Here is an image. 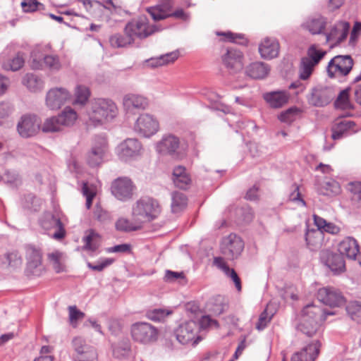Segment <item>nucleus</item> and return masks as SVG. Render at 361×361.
Masks as SVG:
<instances>
[{"label": "nucleus", "mask_w": 361, "mask_h": 361, "mask_svg": "<svg viewBox=\"0 0 361 361\" xmlns=\"http://www.w3.org/2000/svg\"><path fill=\"white\" fill-rule=\"evenodd\" d=\"M116 103L109 99L97 98L91 101L87 110V122L94 126L111 122L118 115Z\"/></svg>", "instance_id": "f257e3e1"}, {"label": "nucleus", "mask_w": 361, "mask_h": 361, "mask_svg": "<svg viewBox=\"0 0 361 361\" xmlns=\"http://www.w3.org/2000/svg\"><path fill=\"white\" fill-rule=\"evenodd\" d=\"M114 262V259L110 258H106L104 259H102L101 262H99L97 264L93 265L91 263H87V266L90 269L97 271H102L104 268L106 267L111 265Z\"/></svg>", "instance_id": "774afa93"}, {"label": "nucleus", "mask_w": 361, "mask_h": 361, "mask_svg": "<svg viewBox=\"0 0 361 361\" xmlns=\"http://www.w3.org/2000/svg\"><path fill=\"white\" fill-rule=\"evenodd\" d=\"M130 335L135 342L148 345L157 341L159 331L150 323L138 322L131 325Z\"/></svg>", "instance_id": "423d86ee"}, {"label": "nucleus", "mask_w": 361, "mask_h": 361, "mask_svg": "<svg viewBox=\"0 0 361 361\" xmlns=\"http://www.w3.org/2000/svg\"><path fill=\"white\" fill-rule=\"evenodd\" d=\"M123 106L130 110L133 109H145L148 106V100L146 97L134 94H128L124 96Z\"/></svg>", "instance_id": "c756f323"}, {"label": "nucleus", "mask_w": 361, "mask_h": 361, "mask_svg": "<svg viewBox=\"0 0 361 361\" xmlns=\"http://www.w3.org/2000/svg\"><path fill=\"white\" fill-rule=\"evenodd\" d=\"M107 151L108 144L106 139L104 137H96L90 151L87 154V163L92 167L99 166L103 162Z\"/></svg>", "instance_id": "2eb2a0df"}, {"label": "nucleus", "mask_w": 361, "mask_h": 361, "mask_svg": "<svg viewBox=\"0 0 361 361\" xmlns=\"http://www.w3.org/2000/svg\"><path fill=\"white\" fill-rule=\"evenodd\" d=\"M134 129L142 136L149 137L158 132L159 123L153 116L148 114H142L136 120Z\"/></svg>", "instance_id": "dca6fc26"}, {"label": "nucleus", "mask_w": 361, "mask_h": 361, "mask_svg": "<svg viewBox=\"0 0 361 361\" xmlns=\"http://www.w3.org/2000/svg\"><path fill=\"white\" fill-rule=\"evenodd\" d=\"M6 258L8 265L12 267H17L22 263L21 258L17 252L7 253Z\"/></svg>", "instance_id": "338daca9"}, {"label": "nucleus", "mask_w": 361, "mask_h": 361, "mask_svg": "<svg viewBox=\"0 0 361 361\" xmlns=\"http://www.w3.org/2000/svg\"><path fill=\"white\" fill-rule=\"evenodd\" d=\"M24 59L19 54L13 58L3 63L2 67L4 70L16 71L20 69L24 65Z\"/></svg>", "instance_id": "de8ad7c7"}, {"label": "nucleus", "mask_w": 361, "mask_h": 361, "mask_svg": "<svg viewBox=\"0 0 361 361\" xmlns=\"http://www.w3.org/2000/svg\"><path fill=\"white\" fill-rule=\"evenodd\" d=\"M350 30V23L345 21L336 23L330 30L325 33L326 40L330 47H334L346 39Z\"/></svg>", "instance_id": "f3484780"}, {"label": "nucleus", "mask_w": 361, "mask_h": 361, "mask_svg": "<svg viewBox=\"0 0 361 361\" xmlns=\"http://www.w3.org/2000/svg\"><path fill=\"white\" fill-rule=\"evenodd\" d=\"M72 99L71 93L64 87H54L50 89L45 98L46 106L51 110L59 109L66 103Z\"/></svg>", "instance_id": "4468645a"}, {"label": "nucleus", "mask_w": 361, "mask_h": 361, "mask_svg": "<svg viewBox=\"0 0 361 361\" xmlns=\"http://www.w3.org/2000/svg\"><path fill=\"white\" fill-rule=\"evenodd\" d=\"M102 6L109 10L111 13H119L121 11V6L118 0H106Z\"/></svg>", "instance_id": "e2e57ef3"}, {"label": "nucleus", "mask_w": 361, "mask_h": 361, "mask_svg": "<svg viewBox=\"0 0 361 361\" xmlns=\"http://www.w3.org/2000/svg\"><path fill=\"white\" fill-rule=\"evenodd\" d=\"M188 204L186 196L179 192H174L171 195V211L174 214L179 213L184 210Z\"/></svg>", "instance_id": "c9c22d12"}, {"label": "nucleus", "mask_w": 361, "mask_h": 361, "mask_svg": "<svg viewBox=\"0 0 361 361\" xmlns=\"http://www.w3.org/2000/svg\"><path fill=\"white\" fill-rule=\"evenodd\" d=\"M321 344L317 340L312 341L304 346L300 350L291 356V361H315L320 350Z\"/></svg>", "instance_id": "b1692460"}, {"label": "nucleus", "mask_w": 361, "mask_h": 361, "mask_svg": "<svg viewBox=\"0 0 361 361\" xmlns=\"http://www.w3.org/2000/svg\"><path fill=\"white\" fill-rule=\"evenodd\" d=\"M326 25V20L322 16L308 18L302 25V27L312 35L321 34Z\"/></svg>", "instance_id": "7c9ffc66"}, {"label": "nucleus", "mask_w": 361, "mask_h": 361, "mask_svg": "<svg viewBox=\"0 0 361 361\" xmlns=\"http://www.w3.org/2000/svg\"><path fill=\"white\" fill-rule=\"evenodd\" d=\"M346 311L350 318L357 322H361V302L353 301L346 306Z\"/></svg>", "instance_id": "8fccbe9b"}, {"label": "nucleus", "mask_w": 361, "mask_h": 361, "mask_svg": "<svg viewBox=\"0 0 361 361\" xmlns=\"http://www.w3.org/2000/svg\"><path fill=\"white\" fill-rule=\"evenodd\" d=\"M200 326L197 322L190 320L179 325L175 331V335L180 343L195 345L201 339L200 336H198Z\"/></svg>", "instance_id": "6e6552de"}, {"label": "nucleus", "mask_w": 361, "mask_h": 361, "mask_svg": "<svg viewBox=\"0 0 361 361\" xmlns=\"http://www.w3.org/2000/svg\"><path fill=\"white\" fill-rule=\"evenodd\" d=\"M109 42L114 47H123L133 44L134 40L129 35L116 34L110 37Z\"/></svg>", "instance_id": "49530a36"}, {"label": "nucleus", "mask_w": 361, "mask_h": 361, "mask_svg": "<svg viewBox=\"0 0 361 361\" xmlns=\"http://www.w3.org/2000/svg\"><path fill=\"white\" fill-rule=\"evenodd\" d=\"M244 245V242L240 236L231 233L222 239L221 252L227 259L234 260L240 256Z\"/></svg>", "instance_id": "1a4fd4ad"}, {"label": "nucleus", "mask_w": 361, "mask_h": 361, "mask_svg": "<svg viewBox=\"0 0 361 361\" xmlns=\"http://www.w3.org/2000/svg\"><path fill=\"white\" fill-rule=\"evenodd\" d=\"M40 130H42L41 120L35 115H23L20 117L17 124V131L24 138L36 135Z\"/></svg>", "instance_id": "ddd939ff"}, {"label": "nucleus", "mask_w": 361, "mask_h": 361, "mask_svg": "<svg viewBox=\"0 0 361 361\" xmlns=\"http://www.w3.org/2000/svg\"><path fill=\"white\" fill-rule=\"evenodd\" d=\"M74 96L73 104L84 105L89 99L90 91L86 86L78 85L75 89Z\"/></svg>", "instance_id": "c03bdc74"}, {"label": "nucleus", "mask_w": 361, "mask_h": 361, "mask_svg": "<svg viewBox=\"0 0 361 361\" xmlns=\"http://www.w3.org/2000/svg\"><path fill=\"white\" fill-rule=\"evenodd\" d=\"M23 83L32 92L40 90L44 87L42 78L33 73L26 74L23 79Z\"/></svg>", "instance_id": "58836bf2"}, {"label": "nucleus", "mask_w": 361, "mask_h": 361, "mask_svg": "<svg viewBox=\"0 0 361 361\" xmlns=\"http://www.w3.org/2000/svg\"><path fill=\"white\" fill-rule=\"evenodd\" d=\"M300 113L299 109L291 107L283 111L279 116V119L283 123H290L294 121Z\"/></svg>", "instance_id": "864d4df0"}, {"label": "nucleus", "mask_w": 361, "mask_h": 361, "mask_svg": "<svg viewBox=\"0 0 361 361\" xmlns=\"http://www.w3.org/2000/svg\"><path fill=\"white\" fill-rule=\"evenodd\" d=\"M322 315L320 307L313 304L306 305L302 310L298 329L307 336H312L319 328V321Z\"/></svg>", "instance_id": "7ed1b4c3"}, {"label": "nucleus", "mask_w": 361, "mask_h": 361, "mask_svg": "<svg viewBox=\"0 0 361 361\" xmlns=\"http://www.w3.org/2000/svg\"><path fill=\"white\" fill-rule=\"evenodd\" d=\"M335 106L336 108L343 110L351 109L352 106L349 99V92L348 90H343L340 92L335 102Z\"/></svg>", "instance_id": "603ef678"}, {"label": "nucleus", "mask_w": 361, "mask_h": 361, "mask_svg": "<svg viewBox=\"0 0 361 361\" xmlns=\"http://www.w3.org/2000/svg\"><path fill=\"white\" fill-rule=\"evenodd\" d=\"M353 61L349 55H338L334 57L326 68L330 78H339L347 75L351 71Z\"/></svg>", "instance_id": "9d476101"}, {"label": "nucleus", "mask_w": 361, "mask_h": 361, "mask_svg": "<svg viewBox=\"0 0 361 361\" xmlns=\"http://www.w3.org/2000/svg\"><path fill=\"white\" fill-rule=\"evenodd\" d=\"M243 55L241 51L235 49H228L222 56V62L230 73H235L243 68Z\"/></svg>", "instance_id": "6ab92c4d"}, {"label": "nucleus", "mask_w": 361, "mask_h": 361, "mask_svg": "<svg viewBox=\"0 0 361 361\" xmlns=\"http://www.w3.org/2000/svg\"><path fill=\"white\" fill-rule=\"evenodd\" d=\"M82 192L86 197V207L87 209H90L92 200L96 195V189L93 187H90L87 183H83Z\"/></svg>", "instance_id": "4d7b16f0"}, {"label": "nucleus", "mask_w": 361, "mask_h": 361, "mask_svg": "<svg viewBox=\"0 0 361 361\" xmlns=\"http://www.w3.org/2000/svg\"><path fill=\"white\" fill-rule=\"evenodd\" d=\"M197 324L200 326V330L201 329H205L210 327H218V322L216 320L212 319L208 315L202 316Z\"/></svg>", "instance_id": "bf43d9fd"}, {"label": "nucleus", "mask_w": 361, "mask_h": 361, "mask_svg": "<svg viewBox=\"0 0 361 361\" xmlns=\"http://www.w3.org/2000/svg\"><path fill=\"white\" fill-rule=\"evenodd\" d=\"M318 300L330 307H339L344 302V298L339 290L332 287L320 288L317 293Z\"/></svg>", "instance_id": "412c9836"}, {"label": "nucleus", "mask_w": 361, "mask_h": 361, "mask_svg": "<svg viewBox=\"0 0 361 361\" xmlns=\"http://www.w3.org/2000/svg\"><path fill=\"white\" fill-rule=\"evenodd\" d=\"M338 250L343 257L345 256L350 259H355L360 252V247L355 239L347 237L338 244Z\"/></svg>", "instance_id": "cd10ccee"}, {"label": "nucleus", "mask_w": 361, "mask_h": 361, "mask_svg": "<svg viewBox=\"0 0 361 361\" xmlns=\"http://www.w3.org/2000/svg\"><path fill=\"white\" fill-rule=\"evenodd\" d=\"M42 4L37 0H24L21 3V6L25 12H34L39 9Z\"/></svg>", "instance_id": "052dcab7"}, {"label": "nucleus", "mask_w": 361, "mask_h": 361, "mask_svg": "<svg viewBox=\"0 0 361 361\" xmlns=\"http://www.w3.org/2000/svg\"><path fill=\"white\" fill-rule=\"evenodd\" d=\"M355 123L353 121L348 120L336 121L332 127L331 137L334 140H339L344 135H347L348 132L355 133L356 130H353Z\"/></svg>", "instance_id": "c85d7f7f"}, {"label": "nucleus", "mask_w": 361, "mask_h": 361, "mask_svg": "<svg viewBox=\"0 0 361 361\" xmlns=\"http://www.w3.org/2000/svg\"><path fill=\"white\" fill-rule=\"evenodd\" d=\"M326 51L318 49L316 45H312L307 50V56L305 59H309L314 66L319 63L320 60L325 56Z\"/></svg>", "instance_id": "3c124183"}, {"label": "nucleus", "mask_w": 361, "mask_h": 361, "mask_svg": "<svg viewBox=\"0 0 361 361\" xmlns=\"http://www.w3.org/2000/svg\"><path fill=\"white\" fill-rule=\"evenodd\" d=\"M279 43L274 38L266 37L259 44V52L264 59L276 58L279 55Z\"/></svg>", "instance_id": "a878e982"}, {"label": "nucleus", "mask_w": 361, "mask_h": 361, "mask_svg": "<svg viewBox=\"0 0 361 361\" xmlns=\"http://www.w3.org/2000/svg\"><path fill=\"white\" fill-rule=\"evenodd\" d=\"M42 205V200L32 194L25 196L23 207L30 212L38 211Z\"/></svg>", "instance_id": "09e8293b"}, {"label": "nucleus", "mask_w": 361, "mask_h": 361, "mask_svg": "<svg viewBox=\"0 0 361 361\" xmlns=\"http://www.w3.org/2000/svg\"><path fill=\"white\" fill-rule=\"evenodd\" d=\"M26 273L27 275L40 276L44 269L42 264V254L39 248L30 245L26 247Z\"/></svg>", "instance_id": "9b49d317"}, {"label": "nucleus", "mask_w": 361, "mask_h": 361, "mask_svg": "<svg viewBox=\"0 0 361 361\" xmlns=\"http://www.w3.org/2000/svg\"><path fill=\"white\" fill-rule=\"evenodd\" d=\"M140 222L136 221L133 218V221H130L126 218H119L115 226L117 231L122 232H130L137 231L140 228Z\"/></svg>", "instance_id": "e433bc0d"}, {"label": "nucleus", "mask_w": 361, "mask_h": 361, "mask_svg": "<svg viewBox=\"0 0 361 361\" xmlns=\"http://www.w3.org/2000/svg\"><path fill=\"white\" fill-rule=\"evenodd\" d=\"M314 65L307 59L302 58L299 67V78L302 80H307L312 74Z\"/></svg>", "instance_id": "a18cd8bd"}, {"label": "nucleus", "mask_w": 361, "mask_h": 361, "mask_svg": "<svg viewBox=\"0 0 361 361\" xmlns=\"http://www.w3.org/2000/svg\"><path fill=\"white\" fill-rule=\"evenodd\" d=\"M290 97V93L286 90L271 91L263 94V99L272 109L283 107L288 102Z\"/></svg>", "instance_id": "393cba45"}, {"label": "nucleus", "mask_w": 361, "mask_h": 361, "mask_svg": "<svg viewBox=\"0 0 361 361\" xmlns=\"http://www.w3.org/2000/svg\"><path fill=\"white\" fill-rule=\"evenodd\" d=\"M173 311L166 308H155L148 310L146 313L147 317L154 322H162L167 317L172 314Z\"/></svg>", "instance_id": "37998d69"}, {"label": "nucleus", "mask_w": 361, "mask_h": 361, "mask_svg": "<svg viewBox=\"0 0 361 361\" xmlns=\"http://www.w3.org/2000/svg\"><path fill=\"white\" fill-rule=\"evenodd\" d=\"M161 212L158 202L149 197H142L133 205L132 216L140 222L155 219Z\"/></svg>", "instance_id": "39448f33"}, {"label": "nucleus", "mask_w": 361, "mask_h": 361, "mask_svg": "<svg viewBox=\"0 0 361 361\" xmlns=\"http://www.w3.org/2000/svg\"><path fill=\"white\" fill-rule=\"evenodd\" d=\"M332 99V91L331 88L321 85L312 88L308 102L311 105L315 106H324L327 105Z\"/></svg>", "instance_id": "4be33fe9"}, {"label": "nucleus", "mask_w": 361, "mask_h": 361, "mask_svg": "<svg viewBox=\"0 0 361 361\" xmlns=\"http://www.w3.org/2000/svg\"><path fill=\"white\" fill-rule=\"evenodd\" d=\"M173 6V0H158L155 6L147 8L146 11L154 21H160L171 18Z\"/></svg>", "instance_id": "aec40b11"}, {"label": "nucleus", "mask_w": 361, "mask_h": 361, "mask_svg": "<svg viewBox=\"0 0 361 361\" xmlns=\"http://www.w3.org/2000/svg\"><path fill=\"white\" fill-rule=\"evenodd\" d=\"M178 57V53L176 51L170 52L159 56V64L164 66L173 63Z\"/></svg>", "instance_id": "69168bd1"}, {"label": "nucleus", "mask_w": 361, "mask_h": 361, "mask_svg": "<svg viewBox=\"0 0 361 361\" xmlns=\"http://www.w3.org/2000/svg\"><path fill=\"white\" fill-rule=\"evenodd\" d=\"M41 128L44 133L58 132L63 129L58 116L47 118L43 124H41Z\"/></svg>", "instance_id": "79ce46f5"}, {"label": "nucleus", "mask_w": 361, "mask_h": 361, "mask_svg": "<svg viewBox=\"0 0 361 361\" xmlns=\"http://www.w3.org/2000/svg\"><path fill=\"white\" fill-rule=\"evenodd\" d=\"M142 145L135 138H128L121 142L116 148V153L121 161H128L140 155Z\"/></svg>", "instance_id": "f8f14e48"}, {"label": "nucleus", "mask_w": 361, "mask_h": 361, "mask_svg": "<svg viewBox=\"0 0 361 361\" xmlns=\"http://www.w3.org/2000/svg\"><path fill=\"white\" fill-rule=\"evenodd\" d=\"M69 322L74 328L77 326L78 322L85 317V313L79 310L76 306L68 307Z\"/></svg>", "instance_id": "5fc2aeb1"}, {"label": "nucleus", "mask_w": 361, "mask_h": 361, "mask_svg": "<svg viewBox=\"0 0 361 361\" xmlns=\"http://www.w3.org/2000/svg\"><path fill=\"white\" fill-rule=\"evenodd\" d=\"M289 200L302 207L306 205L305 200L301 197L299 186L297 185L293 186V191L289 195Z\"/></svg>", "instance_id": "13d9d810"}, {"label": "nucleus", "mask_w": 361, "mask_h": 361, "mask_svg": "<svg viewBox=\"0 0 361 361\" xmlns=\"http://www.w3.org/2000/svg\"><path fill=\"white\" fill-rule=\"evenodd\" d=\"M213 264L219 269L221 270L226 275H227L231 271V269L229 268L224 257H214Z\"/></svg>", "instance_id": "0e129e2a"}, {"label": "nucleus", "mask_w": 361, "mask_h": 361, "mask_svg": "<svg viewBox=\"0 0 361 361\" xmlns=\"http://www.w3.org/2000/svg\"><path fill=\"white\" fill-rule=\"evenodd\" d=\"M135 186L132 180L128 178H120L112 183L111 192L118 199L122 201L132 198Z\"/></svg>", "instance_id": "a211bd4d"}, {"label": "nucleus", "mask_w": 361, "mask_h": 361, "mask_svg": "<svg viewBox=\"0 0 361 361\" xmlns=\"http://www.w3.org/2000/svg\"><path fill=\"white\" fill-rule=\"evenodd\" d=\"M173 180L176 187L185 189L190 183L191 178L184 166H178L173 169Z\"/></svg>", "instance_id": "473e14b6"}, {"label": "nucleus", "mask_w": 361, "mask_h": 361, "mask_svg": "<svg viewBox=\"0 0 361 361\" xmlns=\"http://www.w3.org/2000/svg\"><path fill=\"white\" fill-rule=\"evenodd\" d=\"M58 118L63 128H64L73 126L78 118V115L75 110L67 107L58 115Z\"/></svg>", "instance_id": "ea45409f"}, {"label": "nucleus", "mask_w": 361, "mask_h": 361, "mask_svg": "<svg viewBox=\"0 0 361 361\" xmlns=\"http://www.w3.org/2000/svg\"><path fill=\"white\" fill-rule=\"evenodd\" d=\"M320 257L322 262L332 271L341 273L345 271V261L340 253H334L329 250H322Z\"/></svg>", "instance_id": "5701e85b"}, {"label": "nucleus", "mask_w": 361, "mask_h": 361, "mask_svg": "<svg viewBox=\"0 0 361 361\" xmlns=\"http://www.w3.org/2000/svg\"><path fill=\"white\" fill-rule=\"evenodd\" d=\"M99 235L93 230L86 231L82 241L84 243L83 249L89 251H95L99 246Z\"/></svg>", "instance_id": "f704fd0d"}, {"label": "nucleus", "mask_w": 361, "mask_h": 361, "mask_svg": "<svg viewBox=\"0 0 361 361\" xmlns=\"http://www.w3.org/2000/svg\"><path fill=\"white\" fill-rule=\"evenodd\" d=\"M4 180L13 186H18L21 183V178L16 172L7 171L4 175Z\"/></svg>", "instance_id": "680f3d73"}, {"label": "nucleus", "mask_w": 361, "mask_h": 361, "mask_svg": "<svg viewBox=\"0 0 361 361\" xmlns=\"http://www.w3.org/2000/svg\"><path fill=\"white\" fill-rule=\"evenodd\" d=\"M180 146L179 138L173 134L164 135L157 145V150L163 154H173Z\"/></svg>", "instance_id": "bb28decb"}, {"label": "nucleus", "mask_w": 361, "mask_h": 361, "mask_svg": "<svg viewBox=\"0 0 361 361\" xmlns=\"http://www.w3.org/2000/svg\"><path fill=\"white\" fill-rule=\"evenodd\" d=\"M48 259L56 272L60 273L66 270L64 254L55 251L48 255Z\"/></svg>", "instance_id": "4c0bfd02"}, {"label": "nucleus", "mask_w": 361, "mask_h": 361, "mask_svg": "<svg viewBox=\"0 0 361 361\" xmlns=\"http://www.w3.org/2000/svg\"><path fill=\"white\" fill-rule=\"evenodd\" d=\"M39 224L47 235L56 240H61L66 235L60 219L51 213H44L39 219Z\"/></svg>", "instance_id": "0eeeda50"}, {"label": "nucleus", "mask_w": 361, "mask_h": 361, "mask_svg": "<svg viewBox=\"0 0 361 361\" xmlns=\"http://www.w3.org/2000/svg\"><path fill=\"white\" fill-rule=\"evenodd\" d=\"M72 345L77 354L89 353L90 357L95 359V349L86 343L85 340L80 336L75 337L72 341Z\"/></svg>", "instance_id": "72a5a7b5"}, {"label": "nucleus", "mask_w": 361, "mask_h": 361, "mask_svg": "<svg viewBox=\"0 0 361 361\" xmlns=\"http://www.w3.org/2000/svg\"><path fill=\"white\" fill-rule=\"evenodd\" d=\"M322 238V231H316L314 229L308 231L305 235L307 244L312 250L317 249L321 246Z\"/></svg>", "instance_id": "a19ab883"}, {"label": "nucleus", "mask_w": 361, "mask_h": 361, "mask_svg": "<svg viewBox=\"0 0 361 361\" xmlns=\"http://www.w3.org/2000/svg\"><path fill=\"white\" fill-rule=\"evenodd\" d=\"M160 30L159 27L149 23L146 16L132 19L125 26L124 33L135 39H143Z\"/></svg>", "instance_id": "20e7f679"}, {"label": "nucleus", "mask_w": 361, "mask_h": 361, "mask_svg": "<svg viewBox=\"0 0 361 361\" xmlns=\"http://www.w3.org/2000/svg\"><path fill=\"white\" fill-rule=\"evenodd\" d=\"M269 71L270 68L267 63L255 62L247 67L246 74L254 79H263L269 74Z\"/></svg>", "instance_id": "2f4dec72"}, {"label": "nucleus", "mask_w": 361, "mask_h": 361, "mask_svg": "<svg viewBox=\"0 0 361 361\" xmlns=\"http://www.w3.org/2000/svg\"><path fill=\"white\" fill-rule=\"evenodd\" d=\"M49 44L36 46L31 52L30 66L32 69L42 70L47 68L51 72H58L62 68L58 55L50 54Z\"/></svg>", "instance_id": "f03ea898"}, {"label": "nucleus", "mask_w": 361, "mask_h": 361, "mask_svg": "<svg viewBox=\"0 0 361 361\" xmlns=\"http://www.w3.org/2000/svg\"><path fill=\"white\" fill-rule=\"evenodd\" d=\"M270 306V305H268L265 310L261 313L259 317L256 328L259 331L263 330L267 326L273 316V313L268 312Z\"/></svg>", "instance_id": "6e6d98bb"}]
</instances>
